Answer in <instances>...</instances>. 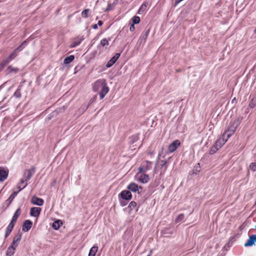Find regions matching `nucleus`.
I'll list each match as a JSON object with an SVG mask.
<instances>
[{"label":"nucleus","mask_w":256,"mask_h":256,"mask_svg":"<svg viewBox=\"0 0 256 256\" xmlns=\"http://www.w3.org/2000/svg\"><path fill=\"white\" fill-rule=\"evenodd\" d=\"M93 90L94 92H99L100 99H102L109 91L106 80L104 79L97 80L93 84Z\"/></svg>","instance_id":"1"},{"label":"nucleus","mask_w":256,"mask_h":256,"mask_svg":"<svg viewBox=\"0 0 256 256\" xmlns=\"http://www.w3.org/2000/svg\"><path fill=\"white\" fill-rule=\"evenodd\" d=\"M26 42H24L20 46L14 50L13 52L5 60H4L2 64V66H5L8 63H9L18 54V52L21 51L24 48L23 46H26Z\"/></svg>","instance_id":"2"},{"label":"nucleus","mask_w":256,"mask_h":256,"mask_svg":"<svg viewBox=\"0 0 256 256\" xmlns=\"http://www.w3.org/2000/svg\"><path fill=\"white\" fill-rule=\"evenodd\" d=\"M166 160H160L158 161L154 168V170L156 172L160 170V175L163 174L166 170L167 166Z\"/></svg>","instance_id":"3"},{"label":"nucleus","mask_w":256,"mask_h":256,"mask_svg":"<svg viewBox=\"0 0 256 256\" xmlns=\"http://www.w3.org/2000/svg\"><path fill=\"white\" fill-rule=\"evenodd\" d=\"M152 164L151 162L148 160L144 161L142 164L141 166L138 168L139 172H146L152 168Z\"/></svg>","instance_id":"4"},{"label":"nucleus","mask_w":256,"mask_h":256,"mask_svg":"<svg viewBox=\"0 0 256 256\" xmlns=\"http://www.w3.org/2000/svg\"><path fill=\"white\" fill-rule=\"evenodd\" d=\"M144 173H140L138 171L136 176V177L137 178L136 180L143 184L148 182L150 180V178L148 174Z\"/></svg>","instance_id":"5"},{"label":"nucleus","mask_w":256,"mask_h":256,"mask_svg":"<svg viewBox=\"0 0 256 256\" xmlns=\"http://www.w3.org/2000/svg\"><path fill=\"white\" fill-rule=\"evenodd\" d=\"M180 142L178 140H176L171 143L168 148L169 152H172L175 151L177 148L180 146Z\"/></svg>","instance_id":"6"},{"label":"nucleus","mask_w":256,"mask_h":256,"mask_svg":"<svg viewBox=\"0 0 256 256\" xmlns=\"http://www.w3.org/2000/svg\"><path fill=\"white\" fill-rule=\"evenodd\" d=\"M31 202L34 205L42 206L44 204V200L41 198H39L36 196H33L32 198Z\"/></svg>","instance_id":"7"},{"label":"nucleus","mask_w":256,"mask_h":256,"mask_svg":"<svg viewBox=\"0 0 256 256\" xmlns=\"http://www.w3.org/2000/svg\"><path fill=\"white\" fill-rule=\"evenodd\" d=\"M236 127L234 128H230L226 131L222 136V138H226V141L228 140L231 136L234 133Z\"/></svg>","instance_id":"8"},{"label":"nucleus","mask_w":256,"mask_h":256,"mask_svg":"<svg viewBox=\"0 0 256 256\" xmlns=\"http://www.w3.org/2000/svg\"><path fill=\"white\" fill-rule=\"evenodd\" d=\"M127 188L132 192H136L142 190V187L138 186L134 182H131L127 186Z\"/></svg>","instance_id":"9"},{"label":"nucleus","mask_w":256,"mask_h":256,"mask_svg":"<svg viewBox=\"0 0 256 256\" xmlns=\"http://www.w3.org/2000/svg\"><path fill=\"white\" fill-rule=\"evenodd\" d=\"M41 208L38 207H33L30 208V214L31 216L38 218L40 213Z\"/></svg>","instance_id":"10"},{"label":"nucleus","mask_w":256,"mask_h":256,"mask_svg":"<svg viewBox=\"0 0 256 256\" xmlns=\"http://www.w3.org/2000/svg\"><path fill=\"white\" fill-rule=\"evenodd\" d=\"M120 56V54H116L115 55L107 62L106 66L108 68L111 67L116 62Z\"/></svg>","instance_id":"11"},{"label":"nucleus","mask_w":256,"mask_h":256,"mask_svg":"<svg viewBox=\"0 0 256 256\" xmlns=\"http://www.w3.org/2000/svg\"><path fill=\"white\" fill-rule=\"evenodd\" d=\"M120 194L122 198L126 200H130L132 197L131 192L128 190H122Z\"/></svg>","instance_id":"12"},{"label":"nucleus","mask_w":256,"mask_h":256,"mask_svg":"<svg viewBox=\"0 0 256 256\" xmlns=\"http://www.w3.org/2000/svg\"><path fill=\"white\" fill-rule=\"evenodd\" d=\"M255 242H256V235L254 234L250 236L248 241L244 244V246H250L254 244Z\"/></svg>","instance_id":"13"},{"label":"nucleus","mask_w":256,"mask_h":256,"mask_svg":"<svg viewBox=\"0 0 256 256\" xmlns=\"http://www.w3.org/2000/svg\"><path fill=\"white\" fill-rule=\"evenodd\" d=\"M226 142V138L222 136L215 142L214 144L216 147L220 149Z\"/></svg>","instance_id":"14"},{"label":"nucleus","mask_w":256,"mask_h":256,"mask_svg":"<svg viewBox=\"0 0 256 256\" xmlns=\"http://www.w3.org/2000/svg\"><path fill=\"white\" fill-rule=\"evenodd\" d=\"M22 234L20 233L16 235L13 239L12 242L11 244L14 246L17 247L21 240Z\"/></svg>","instance_id":"15"},{"label":"nucleus","mask_w":256,"mask_h":256,"mask_svg":"<svg viewBox=\"0 0 256 256\" xmlns=\"http://www.w3.org/2000/svg\"><path fill=\"white\" fill-rule=\"evenodd\" d=\"M32 225V223L30 220H25L22 226V230L25 232L28 231L31 228Z\"/></svg>","instance_id":"16"},{"label":"nucleus","mask_w":256,"mask_h":256,"mask_svg":"<svg viewBox=\"0 0 256 256\" xmlns=\"http://www.w3.org/2000/svg\"><path fill=\"white\" fill-rule=\"evenodd\" d=\"M8 176V171L3 168H0V181L3 182Z\"/></svg>","instance_id":"17"},{"label":"nucleus","mask_w":256,"mask_h":256,"mask_svg":"<svg viewBox=\"0 0 256 256\" xmlns=\"http://www.w3.org/2000/svg\"><path fill=\"white\" fill-rule=\"evenodd\" d=\"M16 248V247L10 244L7 249L6 255L7 256H12L14 254Z\"/></svg>","instance_id":"18"},{"label":"nucleus","mask_w":256,"mask_h":256,"mask_svg":"<svg viewBox=\"0 0 256 256\" xmlns=\"http://www.w3.org/2000/svg\"><path fill=\"white\" fill-rule=\"evenodd\" d=\"M148 3L146 2H144L140 8L138 14H145L146 11V7H147Z\"/></svg>","instance_id":"19"},{"label":"nucleus","mask_w":256,"mask_h":256,"mask_svg":"<svg viewBox=\"0 0 256 256\" xmlns=\"http://www.w3.org/2000/svg\"><path fill=\"white\" fill-rule=\"evenodd\" d=\"M119 0H114L112 4H109L106 10V11H110L114 10L115 6L118 4Z\"/></svg>","instance_id":"20"},{"label":"nucleus","mask_w":256,"mask_h":256,"mask_svg":"<svg viewBox=\"0 0 256 256\" xmlns=\"http://www.w3.org/2000/svg\"><path fill=\"white\" fill-rule=\"evenodd\" d=\"M19 71L18 68H14L12 66H9L6 70V72L8 74H16Z\"/></svg>","instance_id":"21"},{"label":"nucleus","mask_w":256,"mask_h":256,"mask_svg":"<svg viewBox=\"0 0 256 256\" xmlns=\"http://www.w3.org/2000/svg\"><path fill=\"white\" fill-rule=\"evenodd\" d=\"M150 33V30H144L142 34L140 37V40H144V42L146 41V40L148 35Z\"/></svg>","instance_id":"22"},{"label":"nucleus","mask_w":256,"mask_h":256,"mask_svg":"<svg viewBox=\"0 0 256 256\" xmlns=\"http://www.w3.org/2000/svg\"><path fill=\"white\" fill-rule=\"evenodd\" d=\"M110 40V38H104L102 39L100 42V46L104 47L106 46H107L109 44V41Z\"/></svg>","instance_id":"23"},{"label":"nucleus","mask_w":256,"mask_h":256,"mask_svg":"<svg viewBox=\"0 0 256 256\" xmlns=\"http://www.w3.org/2000/svg\"><path fill=\"white\" fill-rule=\"evenodd\" d=\"M74 59V55H70L69 56L66 58L64 60V63L66 64H68L72 62Z\"/></svg>","instance_id":"24"},{"label":"nucleus","mask_w":256,"mask_h":256,"mask_svg":"<svg viewBox=\"0 0 256 256\" xmlns=\"http://www.w3.org/2000/svg\"><path fill=\"white\" fill-rule=\"evenodd\" d=\"M62 222H61V221L60 220H57L54 221L52 223V227L54 230H58L60 228V226L62 225Z\"/></svg>","instance_id":"25"},{"label":"nucleus","mask_w":256,"mask_h":256,"mask_svg":"<svg viewBox=\"0 0 256 256\" xmlns=\"http://www.w3.org/2000/svg\"><path fill=\"white\" fill-rule=\"evenodd\" d=\"M256 106V96L254 97L249 103V108H252Z\"/></svg>","instance_id":"26"},{"label":"nucleus","mask_w":256,"mask_h":256,"mask_svg":"<svg viewBox=\"0 0 256 256\" xmlns=\"http://www.w3.org/2000/svg\"><path fill=\"white\" fill-rule=\"evenodd\" d=\"M98 250V248L96 246H93L90 250L89 254L95 256L97 251Z\"/></svg>","instance_id":"27"},{"label":"nucleus","mask_w":256,"mask_h":256,"mask_svg":"<svg viewBox=\"0 0 256 256\" xmlns=\"http://www.w3.org/2000/svg\"><path fill=\"white\" fill-rule=\"evenodd\" d=\"M20 208H18L15 212L14 215L13 216V217H12V220H13V221H16L17 220V219L18 217V216H20Z\"/></svg>","instance_id":"28"},{"label":"nucleus","mask_w":256,"mask_h":256,"mask_svg":"<svg viewBox=\"0 0 256 256\" xmlns=\"http://www.w3.org/2000/svg\"><path fill=\"white\" fill-rule=\"evenodd\" d=\"M82 40L81 38L76 40L71 44L70 48H74L76 46H78L80 44Z\"/></svg>","instance_id":"29"},{"label":"nucleus","mask_w":256,"mask_h":256,"mask_svg":"<svg viewBox=\"0 0 256 256\" xmlns=\"http://www.w3.org/2000/svg\"><path fill=\"white\" fill-rule=\"evenodd\" d=\"M18 192H13V193L10 196V197L8 198V200L9 201V202L10 203H11L12 200H14V198L16 196V195L18 194Z\"/></svg>","instance_id":"30"},{"label":"nucleus","mask_w":256,"mask_h":256,"mask_svg":"<svg viewBox=\"0 0 256 256\" xmlns=\"http://www.w3.org/2000/svg\"><path fill=\"white\" fill-rule=\"evenodd\" d=\"M136 208V203L134 201L131 202L128 206V208L130 210H132Z\"/></svg>","instance_id":"31"},{"label":"nucleus","mask_w":256,"mask_h":256,"mask_svg":"<svg viewBox=\"0 0 256 256\" xmlns=\"http://www.w3.org/2000/svg\"><path fill=\"white\" fill-rule=\"evenodd\" d=\"M184 216L183 214H180L176 220V222H180L184 221Z\"/></svg>","instance_id":"32"},{"label":"nucleus","mask_w":256,"mask_h":256,"mask_svg":"<svg viewBox=\"0 0 256 256\" xmlns=\"http://www.w3.org/2000/svg\"><path fill=\"white\" fill-rule=\"evenodd\" d=\"M140 19L139 16H134L132 18V24H138L140 22Z\"/></svg>","instance_id":"33"},{"label":"nucleus","mask_w":256,"mask_h":256,"mask_svg":"<svg viewBox=\"0 0 256 256\" xmlns=\"http://www.w3.org/2000/svg\"><path fill=\"white\" fill-rule=\"evenodd\" d=\"M219 149L214 144L210 149L209 154H214L216 151H218Z\"/></svg>","instance_id":"34"},{"label":"nucleus","mask_w":256,"mask_h":256,"mask_svg":"<svg viewBox=\"0 0 256 256\" xmlns=\"http://www.w3.org/2000/svg\"><path fill=\"white\" fill-rule=\"evenodd\" d=\"M12 228H10L9 226H7L6 228V234H5V238H6L8 236L10 235V234L11 232L12 231Z\"/></svg>","instance_id":"35"},{"label":"nucleus","mask_w":256,"mask_h":256,"mask_svg":"<svg viewBox=\"0 0 256 256\" xmlns=\"http://www.w3.org/2000/svg\"><path fill=\"white\" fill-rule=\"evenodd\" d=\"M88 12H89V9L84 10L82 12V16L85 18H88Z\"/></svg>","instance_id":"36"},{"label":"nucleus","mask_w":256,"mask_h":256,"mask_svg":"<svg viewBox=\"0 0 256 256\" xmlns=\"http://www.w3.org/2000/svg\"><path fill=\"white\" fill-rule=\"evenodd\" d=\"M250 168L254 171H256V162H252L250 165Z\"/></svg>","instance_id":"37"},{"label":"nucleus","mask_w":256,"mask_h":256,"mask_svg":"<svg viewBox=\"0 0 256 256\" xmlns=\"http://www.w3.org/2000/svg\"><path fill=\"white\" fill-rule=\"evenodd\" d=\"M16 222V221H13V220L12 219L8 226L13 228Z\"/></svg>","instance_id":"38"},{"label":"nucleus","mask_w":256,"mask_h":256,"mask_svg":"<svg viewBox=\"0 0 256 256\" xmlns=\"http://www.w3.org/2000/svg\"><path fill=\"white\" fill-rule=\"evenodd\" d=\"M26 185H27L26 184H25L24 186H22L18 184V186L19 190L18 192H20L26 186Z\"/></svg>","instance_id":"39"},{"label":"nucleus","mask_w":256,"mask_h":256,"mask_svg":"<svg viewBox=\"0 0 256 256\" xmlns=\"http://www.w3.org/2000/svg\"><path fill=\"white\" fill-rule=\"evenodd\" d=\"M135 29V27H134V24H132L130 26V31L131 32H133Z\"/></svg>","instance_id":"40"},{"label":"nucleus","mask_w":256,"mask_h":256,"mask_svg":"<svg viewBox=\"0 0 256 256\" xmlns=\"http://www.w3.org/2000/svg\"><path fill=\"white\" fill-rule=\"evenodd\" d=\"M32 176V174L30 170L28 171V174L27 176V180H29Z\"/></svg>","instance_id":"41"},{"label":"nucleus","mask_w":256,"mask_h":256,"mask_svg":"<svg viewBox=\"0 0 256 256\" xmlns=\"http://www.w3.org/2000/svg\"><path fill=\"white\" fill-rule=\"evenodd\" d=\"M24 182H25V180H20V183L18 184L22 186H24V184H24Z\"/></svg>","instance_id":"42"},{"label":"nucleus","mask_w":256,"mask_h":256,"mask_svg":"<svg viewBox=\"0 0 256 256\" xmlns=\"http://www.w3.org/2000/svg\"><path fill=\"white\" fill-rule=\"evenodd\" d=\"M102 24H103V23H102V21H101V20H99V21L98 22V24L100 26H102Z\"/></svg>","instance_id":"43"},{"label":"nucleus","mask_w":256,"mask_h":256,"mask_svg":"<svg viewBox=\"0 0 256 256\" xmlns=\"http://www.w3.org/2000/svg\"><path fill=\"white\" fill-rule=\"evenodd\" d=\"M92 28H94V29H97V28H98V26H97V24H95L93 25Z\"/></svg>","instance_id":"44"},{"label":"nucleus","mask_w":256,"mask_h":256,"mask_svg":"<svg viewBox=\"0 0 256 256\" xmlns=\"http://www.w3.org/2000/svg\"><path fill=\"white\" fill-rule=\"evenodd\" d=\"M200 167V164H198L196 166H195V168H199Z\"/></svg>","instance_id":"45"},{"label":"nucleus","mask_w":256,"mask_h":256,"mask_svg":"<svg viewBox=\"0 0 256 256\" xmlns=\"http://www.w3.org/2000/svg\"><path fill=\"white\" fill-rule=\"evenodd\" d=\"M152 251H150V254L148 256H151Z\"/></svg>","instance_id":"46"},{"label":"nucleus","mask_w":256,"mask_h":256,"mask_svg":"<svg viewBox=\"0 0 256 256\" xmlns=\"http://www.w3.org/2000/svg\"><path fill=\"white\" fill-rule=\"evenodd\" d=\"M254 34H256V28L254 29Z\"/></svg>","instance_id":"47"},{"label":"nucleus","mask_w":256,"mask_h":256,"mask_svg":"<svg viewBox=\"0 0 256 256\" xmlns=\"http://www.w3.org/2000/svg\"><path fill=\"white\" fill-rule=\"evenodd\" d=\"M138 208H136V211H138Z\"/></svg>","instance_id":"48"},{"label":"nucleus","mask_w":256,"mask_h":256,"mask_svg":"<svg viewBox=\"0 0 256 256\" xmlns=\"http://www.w3.org/2000/svg\"><path fill=\"white\" fill-rule=\"evenodd\" d=\"M255 228H256V226H255Z\"/></svg>","instance_id":"49"}]
</instances>
